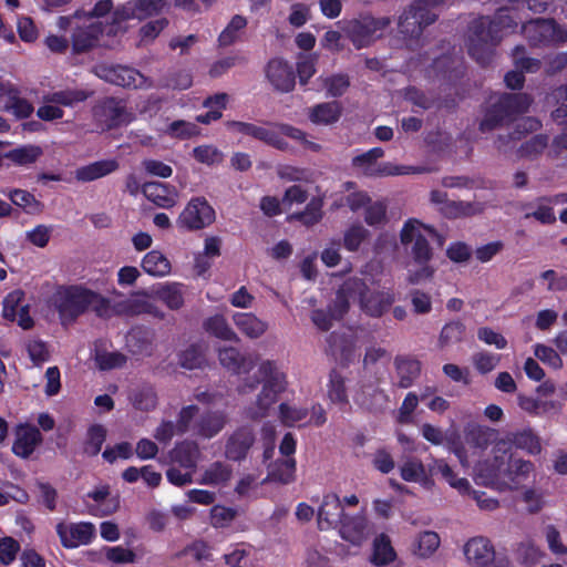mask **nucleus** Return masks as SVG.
Returning a JSON list of instances; mask_svg holds the SVG:
<instances>
[{"instance_id":"nucleus-14","label":"nucleus","mask_w":567,"mask_h":567,"mask_svg":"<svg viewBox=\"0 0 567 567\" xmlns=\"http://www.w3.org/2000/svg\"><path fill=\"white\" fill-rule=\"evenodd\" d=\"M215 220V210L203 197L189 200L177 218V226L187 230H198Z\"/></svg>"},{"instance_id":"nucleus-20","label":"nucleus","mask_w":567,"mask_h":567,"mask_svg":"<svg viewBox=\"0 0 567 567\" xmlns=\"http://www.w3.org/2000/svg\"><path fill=\"white\" fill-rule=\"evenodd\" d=\"M463 553L466 561L473 567H487L495 559L494 546L482 536L468 539L463 547Z\"/></svg>"},{"instance_id":"nucleus-58","label":"nucleus","mask_w":567,"mask_h":567,"mask_svg":"<svg viewBox=\"0 0 567 567\" xmlns=\"http://www.w3.org/2000/svg\"><path fill=\"white\" fill-rule=\"evenodd\" d=\"M547 145L548 137L546 135H536L520 145L517 150V155L522 158L533 159L540 155Z\"/></svg>"},{"instance_id":"nucleus-25","label":"nucleus","mask_w":567,"mask_h":567,"mask_svg":"<svg viewBox=\"0 0 567 567\" xmlns=\"http://www.w3.org/2000/svg\"><path fill=\"white\" fill-rule=\"evenodd\" d=\"M218 359L224 368L238 375L248 373L256 364L255 359L250 354L240 353V351L234 347L220 349Z\"/></svg>"},{"instance_id":"nucleus-62","label":"nucleus","mask_w":567,"mask_h":567,"mask_svg":"<svg viewBox=\"0 0 567 567\" xmlns=\"http://www.w3.org/2000/svg\"><path fill=\"white\" fill-rule=\"evenodd\" d=\"M165 133L171 137L185 140L198 135L200 130L195 123L178 120L171 123Z\"/></svg>"},{"instance_id":"nucleus-35","label":"nucleus","mask_w":567,"mask_h":567,"mask_svg":"<svg viewBox=\"0 0 567 567\" xmlns=\"http://www.w3.org/2000/svg\"><path fill=\"white\" fill-rule=\"evenodd\" d=\"M117 167L118 164L114 159L94 162L92 164L79 167L75 171V178L80 182H92L113 173L117 169Z\"/></svg>"},{"instance_id":"nucleus-11","label":"nucleus","mask_w":567,"mask_h":567,"mask_svg":"<svg viewBox=\"0 0 567 567\" xmlns=\"http://www.w3.org/2000/svg\"><path fill=\"white\" fill-rule=\"evenodd\" d=\"M94 73L104 81L118 86L132 89H147L152 86L151 80L137 70L128 66H114L101 63L94 66Z\"/></svg>"},{"instance_id":"nucleus-60","label":"nucleus","mask_w":567,"mask_h":567,"mask_svg":"<svg viewBox=\"0 0 567 567\" xmlns=\"http://www.w3.org/2000/svg\"><path fill=\"white\" fill-rule=\"evenodd\" d=\"M370 233L361 225H352L343 234V246L348 251H357Z\"/></svg>"},{"instance_id":"nucleus-55","label":"nucleus","mask_w":567,"mask_h":567,"mask_svg":"<svg viewBox=\"0 0 567 567\" xmlns=\"http://www.w3.org/2000/svg\"><path fill=\"white\" fill-rule=\"evenodd\" d=\"M41 154L42 151L39 146L25 145L8 152L6 158L18 165H28L34 163Z\"/></svg>"},{"instance_id":"nucleus-24","label":"nucleus","mask_w":567,"mask_h":567,"mask_svg":"<svg viewBox=\"0 0 567 567\" xmlns=\"http://www.w3.org/2000/svg\"><path fill=\"white\" fill-rule=\"evenodd\" d=\"M42 442L40 431L31 425H20L16 430V440L12 452L22 458L29 457L35 447Z\"/></svg>"},{"instance_id":"nucleus-64","label":"nucleus","mask_w":567,"mask_h":567,"mask_svg":"<svg viewBox=\"0 0 567 567\" xmlns=\"http://www.w3.org/2000/svg\"><path fill=\"white\" fill-rule=\"evenodd\" d=\"M440 212L449 218H458L474 215L478 210L471 203L447 200L444 206L440 207Z\"/></svg>"},{"instance_id":"nucleus-18","label":"nucleus","mask_w":567,"mask_h":567,"mask_svg":"<svg viewBox=\"0 0 567 567\" xmlns=\"http://www.w3.org/2000/svg\"><path fill=\"white\" fill-rule=\"evenodd\" d=\"M564 204H567V193L539 197L535 202L523 204L520 209L524 212L526 219L533 217L542 224H553L556 220L553 207Z\"/></svg>"},{"instance_id":"nucleus-57","label":"nucleus","mask_w":567,"mask_h":567,"mask_svg":"<svg viewBox=\"0 0 567 567\" xmlns=\"http://www.w3.org/2000/svg\"><path fill=\"white\" fill-rule=\"evenodd\" d=\"M131 400L134 408L141 411H151L157 405V394L151 386H143L136 390Z\"/></svg>"},{"instance_id":"nucleus-3","label":"nucleus","mask_w":567,"mask_h":567,"mask_svg":"<svg viewBox=\"0 0 567 567\" xmlns=\"http://www.w3.org/2000/svg\"><path fill=\"white\" fill-rule=\"evenodd\" d=\"M515 12L501 9L494 20L482 17L474 20L468 33V53L480 64L485 65L492 61L494 48L501 41L507 30H514L517 22Z\"/></svg>"},{"instance_id":"nucleus-30","label":"nucleus","mask_w":567,"mask_h":567,"mask_svg":"<svg viewBox=\"0 0 567 567\" xmlns=\"http://www.w3.org/2000/svg\"><path fill=\"white\" fill-rule=\"evenodd\" d=\"M236 328L247 338H260L268 329V323L251 312H236L233 315Z\"/></svg>"},{"instance_id":"nucleus-36","label":"nucleus","mask_w":567,"mask_h":567,"mask_svg":"<svg viewBox=\"0 0 567 567\" xmlns=\"http://www.w3.org/2000/svg\"><path fill=\"white\" fill-rule=\"evenodd\" d=\"M143 270L153 277H165L172 271V265L168 258L159 250L148 251L142 259Z\"/></svg>"},{"instance_id":"nucleus-46","label":"nucleus","mask_w":567,"mask_h":567,"mask_svg":"<svg viewBox=\"0 0 567 567\" xmlns=\"http://www.w3.org/2000/svg\"><path fill=\"white\" fill-rule=\"evenodd\" d=\"M295 458H282L270 465L267 480L289 484L295 481Z\"/></svg>"},{"instance_id":"nucleus-16","label":"nucleus","mask_w":567,"mask_h":567,"mask_svg":"<svg viewBox=\"0 0 567 567\" xmlns=\"http://www.w3.org/2000/svg\"><path fill=\"white\" fill-rule=\"evenodd\" d=\"M265 76L274 91L289 93L296 85V73L292 65L282 58H274L265 66Z\"/></svg>"},{"instance_id":"nucleus-37","label":"nucleus","mask_w":567,"mask_h":567,"mask_svg":"<svg viewBox=\"0 0 567 567\" xmlns=\"http://www.w3.org/2000/svg\"><path fill=\"white\" fill-rule=\"evenodd\" d=\"M508 440L515 447L530 455H537L543 450L540 437L530 427L511 433Z\"/></svg>"},{"instance_id":"nucleus-63","label":"nucleus","mask_w":567,"mask_h":567,"mask_svg":"<svg viewBox=\"0 0 567 567\" xmlns=\"http://www.w3.org/2000/svg\"><path fill=\"white\" fill-rule=\"evenodd\" d=\"M435 272L430 261L425 262H411L408 269V281L412 285H419L423 281L430 280Z\"/></svg>"},{"instance_id":"nucleus-47","label":"nucleus","mask_w":567,"mask_h":567,"mask_svg":"<svg viewBox=\"0 0 567 567\" xmlns=\"http://www.w3.org/2000/svg\"><path fill=\"white\" fill-rule=\"evenodd\" d=\"M395 557L396 554L390 538L384 534L379 535L373 542L371 563L377 566H383L392 563Z\"/></svg>"},{"instance_id":"nucleus-21","label":"nucleus","mask_w":567,"mask_h":567,"mask_svg":"<svg viewBox=\"0 0 567 567\" xmlns=\"http://www.w3.org/2000/svg\"><path fill=\"white\" fill-rule=\"evenodd\" d=\"M339 533L342 539L360 547L369 538L371 528L363 515L346 516L340 524Z\"/></svg>"},{"instance_id":"nucleus-28","label":"nucleus","mask_w":567,"mask_h":567,"mask_svg":"<svg viewBox=\"0 0 567 567\" xmlns=\"http://www.w3.org/2000/svg\"><path fill=\"white\" fill-rule=\"evenodd\" d=\"M342 105L338 101L318 103L307 110L308 118L315 125H332L342 115Z\"/></svg>"},{"instance_id":"nucleus-42","label":"nucleus","mask_w":567,"mask_h":567,"mask_svg":"<svg viewBox=\"0 0 567 567\" xmlns=\"http://www.w3.org/2000/svg\"><path fill=\"white\" fill-rule=\"evenodd\" d=\"M430 473L441 474L450 486L457 489L461 494L471 492L470 482L464 477L457 478L450 465L443 460H435L430 465Z\"/></svg>"},{"instance_id":"nucleus-15","label":"nucleus","mask_w":567,"mask_h":567,"mask_svg":"<svg viewBox=\"0 0 567 567\" xmlns=\"http://www.w3.org/2000/svg\"><path fill=\"white\" fill-rule=\"evenodd\" d=\"M522 30L533 44H558L567 40V31L551 20H533Z\"/></svg>"},{"instance_id":"nucleus-27","label":"nucleus","mask_w":567,"mask_h":567,"mask_svg":"<svg viewBox=\"0 0 567 567\" xmlns=\"http://www.w3.org/2000/svg\"><path fill=\"white\" fill-rule=\"evenodd\" d=\"M143 194L148 200L162 208L173 207L178 198V192L174 186L159 182L144 184Z\"/></svg>"},{"instance_id":"nucleus-54","label":"nucleus","mask_w":567,"mask_h":567,"mask_svg":"<svg viewBox=\"0 0 567 567\" xmlns=\"http://www.w3.org/2000/svg\"><path fill=\"white\" fill-rule=\"evenodd\" d=\"M388 398L383 391L371 386L354 396V401L368 410H378L386 402Z\"/></svg>"},{"instance_id":"nucleus-7","label":"nucleus","mask_w":567,"mask_h":567,"mask_svg":"<svg viewBox=\"0 0 567 567\" xmlns=\"http://www.w3.org/2000/svg\"><path fill=\"white\" fill-rule=\"evenodd\" d=\"M435 237L442 245L436 230L415 218L408 219L400 231V243L413 262L431 261L433 250L429 241Z\"/></svg>"},{"instance_id":"nucleus-13","label":"nucleus","mask_w":567,"mask_h":567,"mask_svg":"<svg viewBox=\"0 0 567 567\" xmlns=\"http://www.w3.org/2000/svg\"><path fill=\"white\" fill-rule=\"evenodd\" d=\"M167 0H128L112 12V22L120 25L128 20H145L163 11Z\"/></svg>"},{"instance_id":"nucleus-48","label":"nucleus","mask_w":567,"mask_h":567,"mask_svg":"<svg viewBox=\"0 0 567 567\" xmlns=\"http://www.w3.org/2000/svg\"><path fill=\"white\" fill-rule=\"evenodd\" d=\"M204 328L208 333L221 340L234 341L238 339L236 332L230 328L226 318L221 315H215L206 319Z\"/></svg>"},{"instance_id":"nucleus-31","label":"nucleus","mask_w":567,"mask_h":567,"mask_svg":"<svg viewBox=\"0 0 567 567\" xmlns=\"http://www.w3.org/2000/svg\"><path fill=\"white\" fill-rule=\"evenodd\" d=\"M153 295L169 309L177 310L184 305L185 287L179 282L159 284L153 289Z\"/></svg>"},{"instance_id":"nucleus-8","label":"nucleus","mask_w":567,"mask_h":567,"mask_svg":"<svg viewBox=\"0 0 567 567\" xmlns=\"http://www.w3.org/2000/svg\"><path fill=\"white\" fill-rule=\"evenodd\" d=\"M532 104V99L525 93L504 94L492 103L480 123L482 132H489L509 121L514 115L524 113Z\"/></svg>"},{"instance_id":"nucleus-50","label":"nucleus","mask_w":567,"mask_h":567,"mask_svg":"<svg viewBox=\"0 0 567 567\" xmlns=\"http://www.w3.org/2000/svg\"><path fill=\"white\" fill-rule=\"evenodd\" d=\"M440 546V537L434 532H423L414 540L412 551L420 558L432 556Z\"/></svg>"},{"instance_id":"nucleus-61","label":"nucleus","mask_w":567,"mask_h":567,"mask_svg":"<svg viewBox=\"0 0 567 567\" xmlns=\"http://www.w3.org/2000/svg\"><path fill=\"white\" fill-rule=\"evenodd\" d=\"M167 25L168 20L166 18H159L146 22L138 30L140 42L142 44L153 42Z\"/></svg>"},{"instance_id":"nucleus-32","label":"nucleus","mask_w":567,"mask_h":567,"mask_svg":"<svg viewBox=\"0 0 567 567\" xmlns=\"http://www.w3.org/2000/svg\"><path fill=\"white\" fill-rule=\"evenodd\" d=\"M233 477L230 465L217 461L208 465L202 473L198 483L208 486H226Z\"/></svg>"},{"instance_id":"nucleus-19","label":"nucleus","mask_w":567,"mask_h":567,"mask_svg":"<svg viewBox=\"0 0 567 567\" xmlns=\"http://www.w3.org/2000/svg\"><path fill=\"white\" fill-rule=\"evenodd\" d=\"M94 115L106 128L127 124L133 120V115L126 110L125 105L114 99L105 100L97 105Z\"/></svg>"},{"instance_id":"nucleus-26","label":"nucleus","mask_w":567,"mask_h":567,"mask_svg":"<svg viewBox=\"0 0 567 567\" xmlns=\"http://www.w3.org/2000/svg\"><path fill=\"white\" fill-rule=\"evenodd\" d=\"M254 441L255 436L251 429L246 426L238 429L229 436L226 443V457L233 461L245 458Z\"/></svg>"},{"instance_id":"nucleus-49","label":"nucleus","mask_w":567,"mask_h":567,"mask_svg":"<svg viewBox=\"0 0 567 567\" xmlns=\"http://www.w3.org/2000/svg\"><path fill=\"white\" fill-rule=\"evenodd\" d=\"M101 32V27L95 23L85 25V30L78 28L73 34V51L80 53L90 49Z\"/></svg>"},{"instance_id":"nucleus-52","label":"nucleus","mask_w":567,"mask_h":567,"mask_svg":"<svg viewBox=\"0 0 567 567\" xmlns=\"http://www.w3.org/2000/svg\"><path fill=\"white\" fill-rule=\"evenodd\" d=\"M247 25V19L243 16H234L226 28L221 31L218 37V42L221 47H228L235 43L240 33Z\"/></svg>"},{"instance_id":"nucleus-56","label":"nucleus","mask_w":567,"mask_h":567,"mask_svg":"<svg viewBox=\"0 0 567 567\" xmlns=\"http://www.w3.org/2000/svg\"><path fill=\"white\" fill-rule=\"evenodd\" d=\"M318 54H301L297 61V74L301 85H306L317 72Z\"/></svg>"},{"instance_id":"nucleus-39","label":"nucleus","mask_w":567,"mask_h":567,"mask_svg":"<svg viewBox=\"0 0 567 567\" xmlns=\"http://www.w3.org/2000/svg\"><path fill=\"white\" fill-rule=\"evenodd\" d=\"M199 447L196 443L185 441L178 443L172 452V458L185 470H194L199 460Z\"/></svg>"},{"instance_id":"nucleus-1","label":"nucleus","mask_w":567,"mask_h":567,"mask_svg":"<svg viewBox=\"0 0 567 567\" xmlns=\"http://www.w3.org/2000/svg\"><path fill=\"white\" fill-rule=\"evenodd\" d=\"M361 275L348 277L339 285L333 299L334 317H343L350 303L355 302L367 316L380 318L394 303L395 293L392 289L381 288L374 278L365 276V271H361Z\"/></svg>"},{"instance_id":"nucleus-9","label":"nucleus","mask_w":567,"mask_h":567,"mask_svg":"<svg viewBox=\"0 0 567 567\" xmlns=\"http://www.w3.org/2000/svg\"><path fill=\"white\" fill-rule=\"evenodd\" d=\"M390 18L362 17L343 22L342 30L357 49L365 48L380 38L390 25Z\"/></svg>"},{"instance_id":"nucleus-51","label":"nucleus","mask_w":567,"mask_h":567,"mask_svg":"<svg viewBox=\"0 0 567 567\" xmlns=\"http://www.w3.org/2000/svg\"><path fill=\"white\" fill-rule=\"evenodd\" d=\"M395 364L399 377V386L404 389L411 386L420 373V362L411 359H398Z\"/></svg>"},{"instance_id":"nucleus-4","label":"nucleus","mask_w":567,"mask_h":567,"mask_svg":"<svg viewBox=\"0 0 567 567\" xmlns=\"http://www.w3.org/2000/svg\"><path fill=\"white\" fill-rule=\"evenodd\" d=\"M498 443L494 447V461L485 462L476 467V482L486 486H494L498 489L513 488L517 482L515 477L526 478L534 470L530 461L515 458Z\"/></svg>"},{"instance_id":"nucleus-23","label":"nucleus","mask_w":567,"mask_h":567,"mask_svg":"<svg viewBox=\"0 0 567 567\" xmlns=\"http://www.w3.org/2000/svg\"><path fill=\"white\" fill-rule=\"evenodd\" d=\"M285 136L289 138H302V131L289 124H278L274 126H262L259 141L280 150L288 151L289 144L285 141Z\"/></svg>"},{"instance_id":"nucleus-2","label":"nucleus","mask_w":567,"mask_h":567,"mask_svg":"<svg viewBox=\"0 0 567 567\" xmlns=\"http://www.w3.org/2000/svg\"><path fill=\"white\" fill-rule=\"evenodd\" d=\"M261 384L255 403L247 409V416L261 419L267 415L270 408L278 401L281 393L288 388L287 374L279 363L264 360L258 364L256 378H245L238 386L241 394H248Z\"/></svg>"},{"instance_id":"nucleus-43","label":"nucleus","mask_w":567,"mask_h":567,"mask_svg":"<svg viewBox=\"0 0 567 567\" xmlns=\"http://www.w3.org/2000/svg\"><path fill=\"white\" fill-rule=\"evenodd\" d=\"M430 473L441 474L450 486L457 489L461 494L471 492L470 482L464 477L457 478L450 465L443 460H435L430 465Z\"/></svg>"},{"instance_id":"nucleus-41","label":"nucleus","mask_w":567,"mask_h":567,"mask_svg":"<svg viewBox=\"0 0 567 567\" xmlns=\"http://www.w3.org/2000/svg\"><path fill=\"white\" fill-rule=\"evenodd\" d=\"M430 473L441 474L450 486L457 489L461 494L471 492L470 482L464 477L457 478L450 465L443 460H435L430 465Z\"/></svg>"},{"instance_id":"nucleus-12","label":"nucleus","mask_w":567,"mask_h":567,"mask_svg":"<svg viewBox=\"0 0 567 567\" xmlns=\"http://www.w3.org/2000/svg\"><path fill=\"white\" fill-rule=\"evenodd\" d=\"M87 99V93L82 90L58 91L43 96V105L37 111L39 118L43 121L59 120L64 112L59 105L73 106Z\"/></svg>"},{"instance_id":"nucleus-59","label":"nucleus","mask_w":567,"mask_h":567,"mask_svg":"<svg viewBox=\"0 0 567 567\" xmlns=\"http://www.w3.org/2000/svg\"><path fill=\"white\" fill-rule=\"evenodd\" d=\"M193 157L202 164L213 166L223 162V153L214 145H199L192 152Z\"/></svg>"},{"instance_id":"nucleus-53","label":"nucleus","mask_w":567,"mask_h":567,"mask_svg":"<svg viewBox=\"0 0 567 567\" xmlns=\"http://www.w3.org/2000/svg\"><path fill=\"white\" fill-rule=\"evenodd\" d=\"M308 417V410L284 402L279 405V419L282 424L293 426L298 423L305 424Z\"/></svg>"},{"instance_id":"nucleus-40","label":"nucleus","mask_w":567,"mask_h":567,"mask_svg":"<svg viewBox=\"0 0 567 567\" xmlns=\"http://www.w3.org/2000/svg\"><path fill=\"white\" fill-rule=\"evenodd\" d=\"M226 415L221 412H213L203 415L195 426V433L205 439L217 435L226 425Z\"/></svg>"},{"instance_id":"nucleus-45","label":"nucleus","mask_w":567,"mask_h":567,"mask_svg":"<svg viewBox=\"0 0 567 567\" xmlns=\"http://www.w3.org/2000/svg\"><path fill=\"white\" fill-rule=\"evenodd\" d=\"M327 396L332 404H337L341 409L349 403L344 378L336 371L329 375Z\"/></svg>"},{"instance_id":"nucleus-17","label":"nucleus","mask_w":567,"mask_h":567,"mask_svg":"<svg viewBox=\"0 0 567 567\" xmlns=\"http://www.w3.org/2000/svg\"><path fill=\"white\" fill-rule=\"evenodd\" d=\"M56 533L65 548L87 545L96 537V528L90 522L59 523Z\"/></svg>"},{"instance_id":"nucleus-44","label":"nucleus","mask_w":567,"mask_h":567,"mask_svg":"<svg viewBox=\"0 0 567 567\" xmlns=\"http://www.w3.org/2000/svg\"><path fill=\"white\" fill-rule=\"evenodd\" d=\"M430 473L441 474L450 486L457 489L461 494L471 492L470 482L464 477L457 478L450 465L443 460H435L430 465Z\"/></svg>"},{"instance_id":"nucleus-6","label":"nucleus","mask_w":567,"mask_h":567,"mask_svg":"<svg viewBox=\"0 0 567 567\" xmlns=\"http://www.w3.org/2000/svg\"><path fill=\"white\" fill-rule=\"evenodd\" d=\"M384 156V151L381 147H373L362 154L352 158L353 169L367 177H388L409 174H423L429 172L426 167L422 166H405L396 165L391 162H379Z\"/></svg>"},{"instance_id":"nucleus-10","label":"nucleus","mask_w":567,"mask_h":567,"mask_svg":"<svg viewBox=\"0 0 567 567\" xmlns=\"http://www.w3.org/2000/svg\"><path fill=\"white\" fill-rule=\"evenodd\" d=\"M434 7L422 0L413 2L399 18V32L404 38L420 37L423 28L433 23L437 18V14L432 11Z\"/></svg>"},{"instance_id":"nucleus-22","label":"nucleus","mask_w":567,"mask_h":567,"mask_svg":"<svg viewBox=\"0 0 567 567\" xmlns=\"http://www.w3.org/2000/svg\"><path fill=\"white\" fill-rule=\"evenodd\" d=\"M343 507L341 501L336 494H327L318 508V526L322 530H328L340 526L343 520Z\"/></svg>"},{"instance_id":"nucleus-34","label":"nucleus","mask_w":567,"mask_h":567,"mask_svg":"<svg viewBox=\"0 0 567 567\" xmlns=\"http://www.w3.org/2000/svg\"><path fill=\"white\" fill-rule=\"evenodd\" d=\"M154 332L134 328L126 337V346L133 354L146 355L153 351Z\"/></svg>"},{"instance_id":"nucleus-33","label":"nucleus","mask_w":567,"mask_h":567,"mask_svg":"<svg viewBox=\"0 0 567 567\" xmlns=\"http://www.w3.org/2000/svg\"><path fill=\"white\" fill-rule=\"evenodd\" d=\"M318 91H324L328 96L339 97L346 93L350 86V80L347 74H321L316 80Z\"/></svg>"},{"instance_id":"nucleus-29","label":"nucleus","mask_w":567,"mask_h":567,"mask_svg":"<svg viewBox=\"0 0 567 567\" xmlns=\"http://www.w3.org/2000/svg\"><path fill=\"white\" fill-rule=\"evenodd\" d=\"M399 470L402 480L405 482L417 483L425 488H431L434 485L431 474L417 458L409 457L404 460Z\"/></svg>"},{"instance_id":"nucleus-38","label":"nucleus","mask_w":567,"mask_h":567,"mask_svg":"<svg viewBox=\"0 0 567 567\" xmlns=\"http://www.w3.org/2000/svg\"><path fill=\"white\" fill-rule=\"evenodd\" d=\"M87 497L96 504V513L110 515L118 508L117 497H111L110 486L100 484L87 493Z\"/></svg>"},{"instance_id":"nucleus-5","label":"nucleus","mask_w":567,"mask_h":567,"mask_svg":"<svg viewBox=\"0 0 567 567\" xmlns=\"http://www.w3.org/2000/svg\"><path fill=\"white\" fill-rule=\"evenodd\" d=\"M54 302L63 319H74L87 309L99 317H110L113 312L106 298L82 286L61 288Z\"/></svg>"}]
</instances>
